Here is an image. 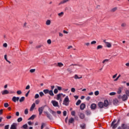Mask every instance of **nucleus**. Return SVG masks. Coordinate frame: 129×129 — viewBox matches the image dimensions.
<instances>
[{"instance_id":"obj_31","label":"nucleus","mask_w":129,"mask_h":129,"mask_svg":"<svg viewBox=\"0 0 129 129\" xmlns=\"http://www.w3.org/2000/svg\"><path fill=\"white\" fill-rule=\"evenodd\" d=\"M23 128L24 129H27L28 128V124H25L22 126Z\"/></svg>"},{"instance_id":"obj_17","label":"nucleus","mask_w":129,"mask_h":129,"mask_svg":"<svg viewBox=\"0 0 129 129\" xmlns=\"http://www.w3.org/2000/svg\"><path fill=\"white\" fill-rule=\"evenodd\" d=\"M91 109H95V108H96V104L95 103L92 104L91 105Z\"/></svg>"},{"instance_id":"obj_28","label":"nucleus","mask_w":129,"mask_h":129,"mask_svg":"<svg viewBox=\"0 0 129 129\" xmlns=\"http://www.w3.org/2000/svg\"><path fill=\"white\" fill-rule=\"evenodd\" d=\"M80 126L82 128V129H85V127L86 126V125L84 123L82 124H81L80 125Z\"/></svg>"},{"instance_id":"obj_22","label":"nucleus","mask_w":129,"mask_h":129,"mask_svg":"<svg viewBox=\"0 0 129 129\" xmlns=\"http://www.w3.org/2000/svg\"><path fill=\"white\" fill-rule=\"evenodd\" d=\"M46 25L47 26H49V25H51V20H47L46 21Z\"/></svg>"},{"instance_id":"obj_56","label":"nucleus","mask_w":129,"mask_h":129,"mask_svg":"<svg viewBox=\"0 0 129 129\" xmlns=\"http://www.w3.org/2000/svg\"><path fill=\"white\" fill-rule=\"evenodd\" d=\"M6 118H7V119H11V118H12V116H11V115L7 116L6 117Z\"/></svg>"},{"instance_id":"obj_23","label":"nucleus","mask_w":129,"mask_h":129,"mask_svg":"<svg viewBox=\"0 0 129 129\" xmlns=\"http://www.w3.org/2000/svg\"><path fill=\"white\" fill-rule=\"evenodd\" d=\"M105 45L108 48H111V44L109 42H106Z\"/></svg>"},{"instance_id":"obj_63","label":"nucleus","mask_w":129,"mask_h":129,"mask_svg":"<svg viewBox=\"0 0 129 129\" xmlns=\"http://www.w3.org/2000/svg\"><path fill=\"white\" fill-rule=\"evenodd\" d=\"M25 89L27 90L28 89H30V85H27L25 88Z\"/></svg>"},{"instance_id":"obj_50","label":"nucleus","mask_w":129,"mask_h":129,"mask_svg":"<svg viewBox=\"0 0 129 129\" xmlns=\"http://www.w3.org/2000/svg\"><path fill=\"white\" fill-rule=\"evenodd\" d=\"M75 113H76L75 111H72V112H71V114L73 116H75Z\"/></svg>"},{"instance_id":"obj_41","label":"nucleus","mask_w":129,"mask_h":129,"mask_svg":"<svg viewBox=\"0 0 129 129\" xmlns=\"http://www.w3.org/2000/svg\"><path fill=\"white\" fill-rule=\"evenodd\" d=\"M47 44H49V45H50V44L52 43V41H51V39H48L47 41Z\"/></svg>"},{"instance_id":"obj_38","label":"nucleus","mask_w":129,"mask_h":129,"mask_svg":"<svg viewBox=\"0 0 129 129\" xmlns=\"http://www.w3.org/2000/svg\"><path fill=\"white\" fill-rule=\"evenodd\" d=\"M116 94V93L115 92H111L109 94V95H111V96H113V95H115Z\"/></svg>"},{"instance_id":"obj_2","label":"nucleus","mask_w":129,"mask_h":129,"mask_svg":"<svg viewBox=\"0 0 129 129\" xmlns=\"http://www.w3.org/2000/svg\"><path fill=\"white\" fill-rule=\"evenodd\" d=\"M43 92L45 94H48L49 93L50 96H54V93L52 90H49V89H45L43 90Z\"/></svg>"},{"instance_id":"obj_55","label":"nucleus","mask_w":129,"mask_h":129,"mask_svg":"<svg viewBox=\"0 0 129 129\" xmlns=\"http://www.w3.org/2000/svg\"><path fill=\"white\" fill-rule=\"evenodd\" d=\"M35 103H36V104H39V103H40V100H36L35 101Z\"/></svg>"},{"instance_id":"obj_40","label":"nucleus","mask_w":129,"mask_h":129,"mask_svg":"<svg viewBox=\"0 0 129 129\" xmlns=\"http://www.w3.org/2000/svg\"><path fill=\"white\" fill-rule=\"evenodd\" d=\"M45 123H42L41 129L44 128V127H45Z\"/></svg>"},{"instance_id":"obj_14","label":"nucleus","mask_w":129,"mask_h":129,"mask_svg":"<svg viewBox=\"0 0 129 129\" xmlns=\"http://www.w3.org/2000/svg\"><path fill=\"white\" fill-rule=\"evenodd\" d=\"M123 88H121V87H119L118 89V90L117 91V94H120V93H121V91H122L123 90Z\"/></svg>"},{"instance_id":"obj_43","label":"nucleus","mask_w":129,"mask_h":129,"mask_svg":"<svg viewBox=\"0 0 129 129\" xmlns=\"http://www.w3.org/2000/svg\"><path fill=\"white\" fill-rule=\"evenodd\" d=\"M95 44H96V41L94 40L91 42V45H95Z\"/></svg>"},{"instance_id":"obj_45","label":"nucleus","mask_w":129,"mask_h":129,"mask_svg":"<svg viewBox=\"0 0 129 129\" xmlns=\"http://www.w3.org/2000/svg\"><path fill=\"white\" fill-rule=\"evenodd\" d=\"M9 103H4V107H9Z\"/></svg>"},{"instance_id":"obj_34","label":"nucleus","mask_w":129,"mask_h":129,"mask_svg":"<svg viewBox=\"0 0 129 129\" xmlns=\"http://www.w3.org/2000/svg\"><path fill=\"white\" fill-rule=\"evenodd\" d=\"M102 45H98L97 47V49L99 50V49H102Z\"/></svg>"},{"instance_id":"obj_29","label":"nucleus","mask_w":129,"mask_h":129,"mask_svg":"<svg viewBox=\"0 0 129 129\" xmlns=\"http://www.w3.org/2000/svg\"><path fill=\"white\" fill-rule=\"evenodd\" d=\"M121 27H122V28H124L125 27H126V23H123L121 24Z\"/></svg>"},{"instance_id":"obj_26","label":"nucleus","mask_w":129,"mask_h":129,"mask_svg":"<svg viewBox=\"0 0 129 129\" xmlns=\"http://www.w3.org/2000/svg\"><path fill=\"white\" fill-rule=\"evenodd\" d=\"M116 10H117V7H115L113 9H112L111 10H110V12L111 13H114V12H115V11H116Z\"/></svg>"},{"instance_id":"obj_61","label":"nucleus","mask_w":129,"mask_h":129,"mask_svg":"<svg viewBox=\"0 0 129 129\" xmlns=\"http://www.w3.org/2000/svg\"><path fill=\"white\" fill-rule=\"evenodd\" d=\"M57 88L58 90H59V91L62 90V87H61L57 86Z\"/></svg>"},{"instance_id":"obj_5","label":"nucleus","mask_w":129,"mask_h":129,"mask_svg":"<svg viewBox=\"0 0 129 129\" xmlns=\"http://www.w3.org/2000/svg\"><path fill=\"white\" fill-rule=\"evenodd\" d=\"M117 129H129V126L126 124L122 123L121 126L118 127Z\"/></svg>"},{"instance_id":"obj_51","label":"nucleus","mask_w":129,"mask_h":129,"mask_svg":"<svg viewBox=\"0 0 129 129\" xmlns=\"http://www.w3.org/2000/svg\"><path fill=\"white\" fill-rule=\"evenodd\" d=\"M120 75H119L114 80V81H117V80H118V79L119 78V77H120Z\"/></svg>"},{"instance_id":"obj_6","label":"nucleus","mask_w":129,"mask_h":129,"mask_svg":"<svg viewBox=\"0 0 129 129\" xmlns=\"http://www.w3.org/2000/svg\"><path fill=\"white\" fill-rule=\"evenodd\" d=\"M44 108H45V107H44V106L40 107L38 108L39 115H41L42 114V113H43V111Z\"/></svg>"},{"instance_id":"obj_21","label":"nucleus","mask_w":129,"mask_h":129,"mask_svg":"<svg viewBox=\"0 0 129 129\" xmlns=\"http://www.w3.org/2000/svg\"><path fill=\"white\" fill-rule=\"evenodd\" d=\"M61 95H63V94L60 93L57 95V98H56L57 100H59L61 98Z\"/></svg>"},{"instance_id":"obj_62","label":"nucleus","mask_w":129,"mask_h":129,"mask_svg":"<svg viewBox=\"0 0 129 129\" xmlns=\"http://www.w3.org/2000/svg\"><path fill=\"white\" fill-rule=\"evenodd\" d=\"M71 92H75V88H72L71 89Z\"/></svg>"},{"instance_id":"obj_59","label":"nucleus","mask_w":129,"mask_h":129,"mask_svg":"<svg viewBox=\"0 0 129 129\" xmlns=\"http://www.w3.org/2000/svg\"><path fill=\"white\" fill-rule=\"evenodd\" d=\"M41 47H42V45H37L36 48V49H40V48H41Z\"/></svg>"},{"instance_id":"obj_15","label":"nucleus","mask_w":129,"mask_h":129,"mask_svg":"<svg viewBox=\"0 0 129 129\" xmlns=\"http://www.w3.org/2000/svg\"><path fill=\"white\" fill-rule=\"evenodd\" d=\"M80 108L81 109V110H83V109L85 108V104L82 103L80 106Z\"/></svg>"},{"instance_id":"obj_7","label":"nucleus","mask_w":129,"mask_h":129,"mask_svg":"<svg viewBox=\"0 0 129 129\" xmlns=\"http://www.w3.org/2000/svg\"><path fill=\"white\" fill-rule=\"evenodd\" d=\"M51 103H52V105H53V106H54L55 107H57L58 106H59V103H58V102L56 101H51Z\"/></svg>"},{"instance_id":"obj_53","label":"nucleus","mask_w":129,"mask_h":129,"mask_svg":"<svg viewBox=\"0 0 129 129\" xmlns=\"http://www.w3.org/2000/svg\"><path fill=\"white\" fill-rule=\"evenodd\" d=\"M9 127H10V125H9V124L8 125H6L5 126V129H9Z\"/></svg>"},{"instance_id":"obj_48","label":"nucleus","mask_w":129,"mask_h":129,"mask_svg":"<svg viewBox=\"0 0 129 129\" xmlns=\"http://www.w3.org/2000/svg\"><path fill=\"white\" fill-rule=\"evenodd\" d=\"M24 113H25V114H28V113H29V111L28 110V109H26L25 110Z\"/></svg>"},{"instance_id":"obj_20","label":"nucleus","mask_w":129,"mask_h":129,"mask_svg":"<svg viewBox=\"0 0 129 129\" xmlns=\"http://www.w3.org/2000/svg\"><path fill=\"white\" fill-rule=\"evenodd\" d=\"M80 118L81 119H84V118H85V115H84V114L81 113L80 115Z\"/></svg>"},{"instance_id":"obj_44","label":"nucleus","mask_w":129,"mask_h":129,"mask_svg":"<svg viewBox=\"0 0 129 129\" xmlns=\"http://www.w3.org/2000/svg\"><path fill=\"white\" fill-rule=\"evenodd\" d=\"M63 116H66V115H67V111H63Z\"/></svg>"},{"instance_id":"obj_60","label":"nucleus","mask_w":129,"mask_h":129,"mask_svg":"<svg viewBox=\"0 0 129 129\" xmlns=\"http://www.w3.org/2000/svg\"><path fill=\"white\" fill-rule=\"evenodd\" d=\"M3 47H5V48H7V47H8V44H7L6 43H4L3 44Z\"/></svg>"},{"instance_id":"obj_52","label":"nucleus","mask_w":129,"mask_h":129,"mask_svg":"<svg viewBox=\"0 0 129 129\" xmlns=\"http://www.w3.org/2000/svg\"><path fill=\"white\" fill-rule=\"evenodd\" d=\"M89 45H90V43H89V42H87L84 44V45L87 46V47H88V46H89Z\"/></svg>"},{"instance_id":"obj_12","label":"nucleus","mask_w":129,"mask_h":129,"mask_svg":"<svg viewBox=\"0 0 129 129\" xmlns=\"http://www.w3.org/2000/svg\"><path fill=\"white\" fill-rule=\"evenodd\" d=\"M113 104H114V105H117L118 104V100L117 99H115L113 100Z\"/></svg>"},{"instance_id":"obj_35","label":"nucleus","mask_w":129,"mask_h":129,"mask_svg":"<svg viewBox=\"0 0 129 129\" xmlns=\"http://www.w3.org/2000/svg\"><path fill=\"white\" fill-rule=\"evenodd\" d=\"M17 93L18 95H21V94H22V91L21 90L17 91Z\"/></svg>"},{"instance_id":"obj_30","label":"nucleus","mask_w":129,"mask_h":129,"mask_svg":"<svg viewBox=\"0 0 129 129\" xmlns=\"http://www.w3.org/2000/svg\"><path fill=\"white\" fill-rule=\"evenodd\" d=\"M57 66H58V67H62V66H64V64L61 62H58L57 63Z\"/></svg>"},{"instance_id":"obj_27","label":"nucleus","mask_w":129,"mask_h":129,"mask_svg":"<svg viewBox=\"0 0 129 129\" xmlns=\"http://www.w3.org/2000/svg\"><path fill=\"white\" fill-rule=\"evenodd\" d=\"M25 101V97H22L20 100H19V101L20 102H23Z\"/></svg>"},{"instance_id":"obj_9","label":"nucleus","mask_w":129,"mask_h":129,"mask_svg":"<svg viewBox=\"0 0 129 129\" xmlns=\"http://www.w3.org/2000/svg\"><path fill=\"white\" fill-rule=\"evenodd\" d=\"M19 100L20 97H19L14 96L12 98V101H13V102H17V101H19Z\"/></svg>"},{"instance_id":"obj_64","label":"nucleus","mask_w":129,"mask_h":129,"mask_svg":"<svg viewBox=\"0 0 129 129\" xmlns=\"http://www.w3.org/2000/svg\"><path fill=\"white\" fill-rule=\"evenodd\" d=\"M105 62H108V59H105L102 61L103 63H105Z\"/></svg>"},{"instance_id":"obj_46","label":"nucleus","mask_w":129,"mask_h":129,"mask_svg":"<svg viewBox=\"0 0 129 129\" xmlns=\"http://www.w3.org/2000/svg\"><path fill=\"white\" fill-rule=\"evenodd\" d=\"M35 71H36L35 69H31L30 70V72L31 73H34L35 72Z\"/></svg>"},{"instance_id":"obj_37","label":"nucleus","mask_w":129,"mask_h":129,"mask_svg":"<svg viewBox=\"0 0 129 129\" xmlns=\"http://www.w3.org/2000/svg\"><path fill=\"white\" fill-rule=\"evenodd\" d=\"M39 97H40V96L38 94H36L34 96V98L35 99H37V98H39Z\"/></svg>"},{"instance_id":"obj_1","label":"nucleus","mask_w":129,"mask_h":129,"mask_svg":"<svg viewBox=\"0 0 129 129\" xmlns=\"http://www.w3.org/2000/svg\"><path fill=\"white\" fill-rule=\"evenodd\" d=\"M109 104L108 101L107 100H105L104 101V103L102 102H99L98 104V106L100 108H103V106L105 107H107Z\"/></svg>"},{"instance_id":"obj_39","label":"nucleus","mask_w":129,"mask_h":129,"mask_svg":"<svg viewBox=\"0 0 129 129\" xmlns=\"http://www.w3.org/2000/svg\"><path fill=\"white\" fill-rule=\"evenodd\" d=\"M63 15H64L63 12H61L58 14V16H59V17H62V16H63Z\"/></svg>"},{"instance_id":"obj_57","label":"nucleus","mask_w":129,"mask_h":129,"mask_svg":"<svg viewBox=\"0 0 129 129\" xmlns=\"http://www.w3.org/2000/svg\"><path fill=\"white\" fill-rule=\"evenodd\" d=\"M117 98H118V99H121V98L122 99V96H121L120 95H119L117 96Z\"/></svg>"},{"instance_id":"obj_3","label":"nucleus","mask_w":129,"mask_h":129,"mask_svg":"<svg viewBox=\"0 0 129 129\" xmlns=\"http://www.w3.org/2000/svg\"><path fill=\"white\" fill-rule=\"evenodd\" d=\"M63 104H64L66 106H68V105H69V98L68 97V96H66L64 98Z\"/></svg>"},{"instance_id":"obj_13","label":"nucleus","mask_w":129,"mask_h":129,"mask_svg":"<svg viewBox=\"0 0 129 129\" xmlns=\"http://www.w3.org/2000/svg\"><path fill=\"white\" fill-rule=\"evenodd\" d=\"M1 93L3 95H5L6 94H9L10 92H9V91H8V90H5L4 91H2Z\"/></svg>"},{"instance_id":"obj_18","label":"nucleus","mask_w":129,"mask_h":129,"mask_svg":"<svg viewBox=\"0 0 129 129\" xmlns=\"http://www.w3.org/2000/svg\"><path fill=\"white\" fill-rule=\"evenodd\" d=\"M74 122V118L73 117H71L69 119V123H73Z\"/></svg>"},{"instance_id":"obj_4","label":"nucleus","mask_w":129,"mask_h":129,"mask_svg":"<svg viewBox=\"0 0 129 129\" xmlns=\"http://www.w3.org/2000/svg\"><path fill=\"white\" fill-rule=\"evenodd\" d=\"M116 120L114 119L111 124V126L112 128L115 129V128H116V127H117V125H117V123H116Z\"/></svg>"},{"instance_id":"obj_47","label":"nucleus","mask_w":129,"mask_h":129,"mask_svg":"<svg viewBox=\"0 0 129 129\" xmlns=\"http://www.w3.org/2000/svg\"><path fill=\"white\" fill-rule=\"evenodd\" d=\"M50 112L52 113V114H53V115H55V114H56V112L52 110H50Z\"/></svg>"},{"instance_id":"obj_11","label":"nucleus","mask_w":129,"mask_h":129,"mask_svg":"<svg viewBox=\"0 0 129 129\" xmlns=\"http://www.w3.org/2000/svg\"><path fill=\"white\" fill-rule=\"evenodd\" d=\"M122 100L123 101H125L127 100V96L125 94L123 95L122 96Z\"/></svg>"},{"instance_id":"obj_49","label":"nucleus","mask_w":129,"mask_h":129,"mask_svg":"<svg viewBox=\"0 0 129 129\" xmlns=\"http://www.w3.org/2000/svg\"><path fill=\"white\" fill-rule=\"evenodd\" d=\"M99 94V92L98 91H96L95 92V95H96V96H97V95H98Z\"/></svg>"},{"instance_id":"obj_16","label":"nucleus","mask_w":129,"mask_h":129,"mask_svg":"<svg viewBox=\"0 0 129 129\" xmlns=\"http://www.w3.org/2000/svg\"><path fill=\"white\" fill-rule=\"evenodd\" d=\"M36 106V104H35V103H34L31 108H30V111H33V110H34V108H35V107Z\"/></svg>"},{"instance_id":"obj_19","label":"nucleus","mask_w":129,"mask_h":129,"mask_svg":"<svg viewBox=\"0 0 129 129\" xmlns=\"http://www.w3.org/2000/svg\"><path fill=\"white\" fill-rule=\"evenodd\" d=\"M69 1H70V0H63L62 1L60 2V3H59V6H60V5H62L63 4H65L66 3H67V2H69Z\"/></svg>"},{"instance_id":"obj_32","label":"nucleus","mask_w":129,"mask_h":129,"mask_svg":"<svg viewBox=\"0 0 129 129\" xmlns=\"http://www.w3.org/2000/svg\"><path fill=\"white\" fill-rule=\"evenodd\" d=\"M22 120H23V118L22 117H19L17 119L18 122H21V121H22Z\"/></svg>"},{"instance_id":"obj_24","label":"nucleus","mask_w":129,"mask_h":129,"mask_svg":"<svg viewBox=\"0 0 129 129\" xmlns=\"http://www.w3.org/2000/svg\"><path fill=\"white\" fill-rule=\"evenodd\" d=\"M35 117H36V115H32L29 119H28V120H33V119H35Z\"/></svg>"},{"instance_id":"obj_42","label":"nucleus","mask_w":129,"mask_h":129,"mask_svg":"<svg viewBox=\"0 0 129 129\" xmlns=\"http://www.w3.org/2000/svg\"><path fill=\"white\" fill-rule=\"evenodd\" d=\"M53 92H54V93L55 94H57V93H58V89H55L54 90Z\"/></svg>"},{"instance_id":"obj_10","label":"nucleus","mask_w":129,"mask_h":129,"mask_svg":"<svg viewBox=\"0 0 129 129\" xmlns=\"http://www.w3.org/2000/svg\"><path fill=\"white\" fill-rule=\"evenodd\" d=\"M45 114L46 115L47 117L49 118V119H52V116H51V114L49 113L48 112H45Z\"/></svg>"},{"instance_id":"obj_54","label":"nucleus","mask_w":129,"mask_h":129,"mask_svg":"<svg viewBox=\"0 0 129 129\" xmlns=\"http://www.w3.org/2000/svg\"><path fill=\"white\" fill-rule=\"evenodd\" d=\"M28 124H29V125H32V124H34V123L31 122V121H28Z\"/></svg>"},{"instance_id":"obj_33","label":"nucleus","mask_w":129,"mask_h":129,"mask_svg":"<svg viewBox=\"0 0 129 129\" xmlns=\"http://www.w3.org/2000/svg\"><path fill=\"white\" fill-rule=\"evenodd\" d=\"M81 103V100H78V101L76 103V105H79Z\"/></svg>"},{"instance_id":"obj_8","label":"nucleus","mask_w":129,"mask_h":129,"mask_svg":"<svg viewBox=\"0 0 129 129\" xmlns=\"http://www.w3.org/2000/svg\"><path fill=\"white\" fill-rule=\"evenodd\" d=\"M18 124L17 123H13L10 127V129H17Z\"/></svg>"},{"instance_id":"obj_36","label":"nucleus","mask_w":129,"mask_h":129,"mask_svg":"<svg viewBox=\"0 0 129 129\" xmlns=\"http://www.w3.org/2000/svg\"><path fill=\"white\" fill-rule=\"evenodd\" d=\"M39 95L41 97H42V96L44 95V93H43V92H39Z\"/></svg>"},{"instance_id":"obj_58","label":"nucleus","mask_w":129,"mask_h":129,"mask_svg":"<svg viewBox=\"0 0 129 129\" xmlns=\"http://www.w3.org/2000/svg\"><path fill=\"white\" fill-rule=\"evenodd\" d=\"M125 93H126V95L127 96H129V91L128 90L126 91Z\"/></svg>"},{"instance_id":"obj_25","label":"nucleus","mask_w":129,"mask_h":129,"mask_svg":"<svg viewBox=\"0 0 129 129\" xmlns=\"http://www.w3.org/2000/svg\"><path fill=\"white\" fill-rule=\"evenodd\" d=\"M75 79H81L82 78V76H81L80 77H78V75H75Z\"/></svg>"}]
</instances>
